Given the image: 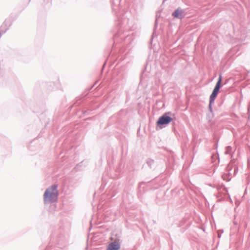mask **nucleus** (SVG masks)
I'll list each match as a JSON object with an SVG mask.
<instances>
[{"instance_id": "nucleus-1", "label": "nucleus", "mask_w": 250, "mask_h": 250, "mask_svg": "<svg viewBox=\"0 0 250 250\" xmlns=\"http://www.w3.org/2000/svg\"><path fill=\"white\" fill-rule=\"evenodd\" d=\"M57 195V187L53 186L46 190L44 195V202L47 203L55 201Z\"/></svg>"}, {"instance_id": "nucleus-2", "label": "nucleus", "mask_w": 250, "mask_h": 250, "mask_svg": "<svg viewBox=\"0 0 250 250\" xmlns=\"http://www.w3.org/2000/svg\"><path fill=\"white\" fill-rule=\"evenodd\" d=\"M222 81V77L221 76H219L218 81L215 85V87L210 96V105L214 102V101L218 93L219 90L221 87V83Z\"/></svg>"}, {"instance_id": "nucleus-3", "label": "nucleus", "mask_w": 250, "mask_h": 250, "mask_svg": "<svg viewBox=\"0 0 250 250\" xmlns=\"http://www.w3.org/2000/svg\"><path fill=\"white\" fill-rule=\"evenodd\" d=\"M172 120V118L169 116H162L159 118L157 122L158 125H167Z\"/></svg>"}, {"instance_id": "nucleus-4", "label": "nucleus", "mask_w": 250, "mask_h": 250, "mask_svg": "<svg viewBox=\"0 0 250 250\" xmlns=\"http://www.w3.org/2000/svg\"><path fill=\"white\" fill-rule=\"evenodd\" d=\"M175 18H182L184 17V12L180 8L177 9L172 14Z\"/></svg>"}, {"instance_id": "nucleus-5", "label": "nucleus", "mask_w": 250, "mask_h": 250, "mask_svg": "<svg viewBox=\"0 0 250 250\" xmlns=\"http://www.w3.org/2000/svg\"><path fill=\"white\" fill-rule=\"evenodd\" d=\"M120 248V244L117 242H115L109 244L107 250H119Z\"/></svg>"}, {"instance_id": "nucleus-6", "label": "nucleus", "mask_w": 250, "mask_h": 250, "mask_svg": "<svg viewBox=\"0 0 250 250\" xmlns=\"http://www.w3.org/2000/svg\"><path fill=\"white\" fill-rule=\"evenodd\" d=\"M7 28L6 25L4 24L1 26L0 28V32H4Z\"/></svg>"}, {"instance_id": "nucleus-7", "label": "nucleus", "mask_w": 250, "mask_h": 250, "mask_svg": "<svg viewBox=\"0 0 250 250\" xmlns=\"http://www.w3.org/2000/svg\"><path fill=\"white\" fill-rule=\"evenodd\" d=\"M224 180L229 181L230 180L229 175V174H225L222 175Z\"/></svg>"}]
</instances>
